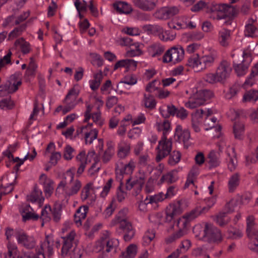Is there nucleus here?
<instances>
[{
  "label": "nucleus",
  "mask_w": 258,
  "mask_h": 258,
  "mask_svg": "<svg viewBox=\"0 0 258 258\" xmlns=\"http://www.w3.org/2000/svg\"><path fill=\"white\" fill-rule=\"evenodd\" d=\"M76 233L71 231L66 236L62 237L63 239V245L61 248V255L66 257L70 254V251L73 247V243L77 245L75 241Z\"/></svg>",
  "instance_id": "nucleus-9"
},
{
  "label": "nucleus",
  "mask_w": 258,
  "mask_h": 258,
  "mask_svg": "<svg viewBox=\"0 0 258 258\" xmlns=\"http://www.w3.org/2000/svg\"><path fill=\"white\" fill-rule=\"evenodd\" d=\"M143 102L145 107L150 110H152L156 107V101L154 96L152 95L145 94L144 95Z\"/></svg>",
  "instance_id": "nucleus-31"
},
{
  "label": "nucleus",
  "mask_w": 258,
  "mask_h": 258,
  "mask_svg": "<svg viewBox=\"0 0 258 258\" xmlns=\"http://www.w3.org/2000/svg\"><path fill=\"white\" fill-rule=\"evenodd\" d=\"M26 26L23 25H21L19 27L15 28L12 31H11L9 35V39H13L15 37L20 35L21 33L25 29Z\"/></svg>",
  "instance_id": "nucleus-54"
},
{
  "label": "nucleus",
  "mask_w": 258,
  "mask_h": 258,
  "mask_svg": "<svg viewBox=\"0 0 258 258\" xmlns=\"http://www.w3.org/2000/svg\"><path fill=\"white\" fill-rule=\"evenodd\" d=\"M231 32L227 29H223L218 34V41L220 44L223 47H227L229 45V40L230 38Z\"/></svg>",
  "instance_id": "nucleus-19"
},
{
  "label": "nucleus",
  "mask_w": 258,
  "mask_h": 258,
  "mask_svg": "<svg viewBox=\"0 0 258 258\" xmlns=\"http://www.w3.org/2000/svg\"><path fill=\"white\" fill-rule=\"evenodd\" d=\"M179 9L176 7H165L157 10L154 14L155 17L159 19L167 20L177 15Z\"/></svg>",
  "instance_id": "nucleus-10"
},
{
  "label": "nucleus",
  "mask_w": 258,
  "mask_h": 258,
  "mask_svg": "<svg viewBox=\"0 0 258 258\" xmlns=\"http://www.w3.org/2000/svg\"><path fill=\"white\" fill-rule=\"evenodd\" d=\"M190 100L185 103V106L193 109L197 108L204 104V100L201 99L196 93L194 94L193 98H190Z\"/></svg>",
  "instance_id": "nucleus-30"
},
{
  "label": "nucleus",
  "mask_w": 258,
  "mask_h": 258,
  "mask_svg": "<svg viewBox=\"0 0 258 258\" xmlns=\"http://www.w3.org/2000/svg\"><path fill=\"white\" fill-rule=\"evenodd\" d=\"M30 202H32V194L28 195L26 201L19 206V212L22 216V220L23 222L32 219V208L29 204Z\"/></svg>",
  "instance_id": "nucleus-8"
},
{
  "label": "nucleus",
  "mask_w": 258,
  "mask_h": 258,
  "mask_svg": "<svg viewBox=\"0 0 258 258\" xmlns=\"http://www.w3.org/2000/svg\"><path fill=\"white\" fill-rule=\"evenodd\" d=\"M197 93L201 99L204 100V103L206 100L214 97L213 92L210 90H200L199 91H197Z\"/></svg>",
  "instance_id": "nucleus-41"
},
{
  "label": "nucleus",
  "mask_w": 258,
  "mask_h": 258,
  "mask_svg": "<svg viewBox=\"0 0 258 258\" xmlns=\"http://www.w3.org/2000/svg\"><path fill=\"white\" fill-rule=\"evenodd\" d=\"M178 109L173 105H170L167 106V112L165 113V111L160 109V112L162 114V116L165 118H168L170 115L174 116L176 114Z\"/></svg>",
  "instance_id": "nucleus-40"
},
{
  "label": "nucleus",
  "mask_w": 258,
  "mask_h": 258,
  "mask_svg": "<svg viewBox=\"0 0 258 258\" xmlns=\"http://www.w3.org/2000/svg\"><path fill=\"white\" fill-rule=\"evenodd\" d=\"M152 56L155 57L160 55L164 51V48L159 44H154L150 46Z\"/></svg>",
  "instance_id": "nucleus-43"
},
{
  "label": "nucleus",
  "mask_w": 258,
  "mask_h": 258,
  "mask_svg": "<svg viewBox=\"0 0 258 258\" xmlns=\"http://www.w3.org/2000/svg\"><path fill=\"white\" fill-rule=\"evenodd\" d=\"M215 221L216 223L220 226H224L226 225L230 221L226 213L220 212L216 216Z\"/></svg>",
  "instance_id": "nucleus-36"
},
{
  "label": "nucleus",
  "mask_w": 258,
  "mask_h": 258,
  "mask_svg": "<svg viewBox=\"0 0 258 258\" xmlns=\"http://www.w3.org/2000/svg\"><path fill=\"white\" fill-rule=\"evenodd\" d=\"M202 236L206 240L210 243L219 244L223 240V236L220 229L211 224L206 223L202 235L196 234V236Z\"/></svg>",
  "instance_id": "nucleus-3"
},
{
  "label": "nucleus",
  "mask_w": 258,
  "mask_h": 258,
  "mask_svg": "<svg viewBox=\"0 0 258 258\" xmlns=\"http://www.w3.org/2000/svg\"><path fill=\"white\" fill-rule=\"evenodd\" d=\"M74 177V174L71 170H68L64 173L62 179L58 184L56 190L59 188H62L63 189H66V185L73 181Z\"/></svg>",
  "instance_id": "nucleus-23"
},
{
  "label": "nucleus",
  "mask_w": 258,
  "mask_h": 258,
  "mask_svg": "<svg viewBox=\"0 0 258 258\" xmlns=\"http://www.w3.org/2000/svg\"><path fill=\"white\" fill-rule=\"evenodd\" d=\"M198 210L199 209H198V207H196L194 209L192 210L189 213L184 215L182 217V219L179 218L177 219V226L180 227L179 224L180 222H182V227L185 228L187 223H189L190 221L194 220L200 215V212Z\"/></svg>",
  "instance_id": "nucleus-14"
},
{
  "label": "nucleus",
  "mask_w": 258,
  "mask_h": 258,
  "mask_svg": "<svg viewBox=\"0 0 258 258\" xmlns=\"http://www.w3.org/2000/svg\"><path fill=\"white\" fill-rule=\"evenodd\" d=\"M106 243V252H110L111 249H113L117 244V241L113 240V239H110L108 235H107V242Z\"/></svg>",
  "instance_id": "nucleus-55"
},
{
  "label": "nucleus",
  "mask_w": 258,
  "mask_h": 258,
  "mask_svg": "<svg viewBox=\"0 0 258 258\" xmlns=\"http://www.w3.org/2000/svg\"><path fill=\"white\" fill-rule=\"evenodd\" d=\"M16 234L19 243L22 244L27 249H31L32 248V241L29 238L27 234L22 230H17Z\"/></svg>",
  "instance_id": "nucleus-15"
},
{
  "label": "nucleus",
  "mask_w": 258,
  "mask_h": 258,
  "mask_svg": "<svg viewBox=\"0 0 258 258\" xmlns=\"http://www.w3.org/2000/svg\"><path fill=\"white\" fill-rule=\"evenodd\" d=\"M202 58L204 63V67L206 69L211 66L215 61V57L213 55H204L202 56Z\"/></svg>",
  "instance_id": "nucleus-56"
},
{
  "label": "nucleus",
  "mask_w": 258,
  "mask_h": 258,
  "mask_svg": "<svg viewBox=\"0 0 258 258\" xmlns=\"http://www.w3.org/2000/svg\"><path fill=\"white\" fill-rule=\"evenodd\" d=\"M117 156L120 159L125 158L130 153V145L125 142L121 141L118 145Z\"/></svg>",
  "instance_id": "nucleus-21"
},
{
  "label": "nucleus",
  "mask_w": 258,
  "mask_h": 258,
  "mask_svg": "<svg viewBox=\"0 0 258 258\" xmlns=\"http://www.w3.org/2000/svg\"><path fill=\"white\" fill-rule=\"evenodd\" d=\"M239 183V175L236 173L232 175L228 181V187L230 192H233Z\"/></svg>",
  "instance_id": "nucleus-32"
},
{
  "label": "nucleus",
  "mask_w": 258,
  "mask_h": 258,
  "mask_svg": "<svg viewBox=\"0 0 258 258\" xmlns=\"http://www.w3.org/2000/svg\"><path fill=\"white\" fill-rule=\"evenodd\" d=\"M131 180V177L126 180V189L127 190H131L135 186H137L138 188L141 189L145 183V176L144 174H142L136 180L130 183Z\"/></svg>",
  "instance_id": "nucleus-22"
},
{
  "label": "nucleus",
  "mask_w": 258,
  "mask_h": 258,
  "mask_svg": "<svg viewBox=\"0 0 258 258\" xmlns=\"http://www.w3.org/2000/svg\"><path fill=\"white\" fill-rule=\"evenodd\" d=\"M92 184L89 183L84 187L81 195V199L83 201H85L87 199L90 194V188Z\"/></svg>",
  "instance_id": "nucleus-62"
},
{
  "label": "nucleus",
  "mask_w": 258,
  "mask_h": 258,
  "mask_svg": "<svg viewBox=\"0 0 258 258\" xmlns=\"http://www.w3.org/2000/svg\"><path fill=\"white\" fill-rule=\"evenodd\" d=\"M61 157L60 152H53L50 157L49 163L53 166L57 164L58 161L60 159Z\"/></svg>",
  "instance_id": "nucleus-60"
},
{
  "label": "nucleus",
  "mask_w": 258,
  "mask_h": 258,
  "mask_svg": "<svg viewBox=\"0 0 258 258\" xmlns=\"http://www.w3.org/2000/svg\"><path fill=\"white\" fill-rule=\"evenodd\" d=\"M45 208H48L49 211L51 212L53 216V219L55 222L59 221L61 215L62 205L57 202H55L52 208L49 205H46Z\"/></svg>",
  "instance_id": "nucleus-18"
},
{
  "label": "nucleus",
  "mask_w": 258,
  "mask_h": 258,
  "mask_svg": "<svg viewBox=\"0 0 258 258\" xmlns=\"http://www.w3.org/2000/svg\"><path fill=\"white\" fill-rule=\"evenodd\" d=\"M137 254V246L134 244H131L127 248L126 252H122L119 258H133Z\"/></svg>",
  "instance_id": "nucleus-33"
},
{
  "label": "nucleus",
  "mask_w": 258,
  "mask_h": 258,
  "mask_svg": "<svg viewBox=\"0 0 258 258\" xmlns=\"http://www.w3.org/2000/svg\"><path fill=\"white\" fill-rule=\"evenodd\" d=\"M206 13H210V18L214 20L228 19L225 24L228 25L231 24L229 20L237 14V10L230 5L212 4L207 7Z\"/></svg>",
  "instance_id": "nucleus-1"
},
{
  "label": "nucleus",
  "mask_w": 258,
  "mask_h": 258,
  "mask_svg": "<svg viewBox=\"0 0 258 258\" xmlns=\"http://www.w3.org/2000/svg\"><path fill=\"white\" fill-rule=\"evenodd\" d=\"M81 186V182L79 180H76L70 189H68V187H66V189H63V190L67 196L70 197L76 194L80 189Z\"/></svg>",
  "instance_id": "nucleus-34"
},
{
  "label": "nucleus",
  "mask_w": 258,
  "mask_h": 258,
  "mask_svg": "<svg viewBox=\"0 0 258 258\" xmlns=\"http://www.w3.org/2000/svg\"><path fill=\"white\" fill-rule=\"evenodd\" d=\"M204 110L202 109L197 110L191 114V123H199L202 121Z\"/></svg>",
  "instance_id": "nucleus-45"
},
{
  "label": "nucleus",
  "mask_w": 258,
  "mask_h": 258,
  "mask_svg": "<svg viewBox=\"0 0 258 258\" xmlns=\"http://www.w3.org/2000/svg\"><path fill=\"white\" fill-rule=\"evenodd\" d=\"M247 228H246V233L247 235H248L250 233H252L254 231L257 230L254 227V218L252 216H249L247 218Z\"/></svg>",
  "instance_id": "nucleus-48"
},
{
  "label": "nucleus",
  "mask_w": 258,
  "mask_h": 258,
  "mask_svg": "<svg viewBox=\"0 0 258 258\" xmlns=\"http://www.w3.org/2000/svg\"><path fill=\"white\" fill-rule=\"evenodd\" d=\"M21 76V74L20 72H16L10 76L9 80L7 82L10 83L11 86H13V85L16 86L18 90L19 86L22 84Z\"/></svg>",
  "instance_id": "nucleus-37"
},
{
  "label": "nucleus",
  "mask_w": 258,
  "mask_h": 258,
  "mask_svg": "<svg viewBox=\"0 0 258 258\" xmlns=\"http://www.w3.org/2000/svg\"><path fill=\"white\" fill-rule=\"evenodd\" d=\"M133 3L136 7L142 10L150 11L155 8L156 1L154 0H134Z\"/></svg>",
  "instance_id": "nucleus-17"
},
{
  "label": "nucleus",
  "mask_w": 258,
  "mask_h": 258,
  "mask_svg": "<svg viewBox=\"0 0 258 258\" xmlns=\"http://www.w3.org/2000/svg\"><path fill=\"white\" fill-rule=\"evenodd\" d=\"M177 172V170H173L167 174L163 175L160 181L161 183L166 182L168 184L173 183L178 179Z\"/></svg>",
  "instance_id": "nucleus-25"
},
{
  "label": "nucleus",
  "mask_w": 258,
  "mask_h": 258,
  "mask_svg": "<svg viewBox=\"0 0 258 258\" xmlns=\"http://www.w3.org/2000/svg\"><path fill=\"white\" fill-rule=\"evenodd\" d=\"M15 103L10 98H6L0 101V108L7 109H12L14 108Z\"/></svg>",
  "instance_id": "nucleus-47"
},
{
  "label": "nucleus",
  "mask_w": 258,
  "mask_h": 258,
  "mask_svg": "<svg viewBox=\"0 0 258 258\" xmlns=\"http://www.w3.org/2000/svg\"><path fill=\"white\" fill-rule=\"evenodd\" d=\"M137 82V79L133 76V75H131L129 76H126L124 78V81H120L119 83V86H121L122 84H126L128 85H134Z\"/></svg>",
  "instance_id": "nucleus-61"
},
{
  "label": "nucleus",
  "mask_w": 258,
  "mask_h": 258,
  "mask_svg": "<svg viewBox=\"0 0 258 258\" xmlns=\"http://www.w3.org/2000/svg\"><path fill=\"white\" fill-rule=\"evenodd\" d=\"M128 213V209L127 208H123L121 210L119 211L117 215L115 217V220L113 222L115 223L116 221L119 222L122 221L124 220H127V214Z\"/></svg>",
  "instance_id": "nucleus-49"
},
{
  "label": "nucleus",
  "mask_w": 258,
  "mask_h": 258,
  "mask_svg": "<svg viewBox=\"0 0 258 258\" xmlns=\"http://www.w3.org/2000/svg\"><path fill=\"white\" fill-rule=\"evenodd\" d=\"M45 242L47 244L48 256L50 257L52 255L53 253V245L54 240L51 235H46L45 241L41 242L39 245H38L37 247H36V254L33 256V258H45L44 246L46 245Z\"/></svg>",
  "instance_id": "nucleus-6"
},
{
  "label": "nucleus",
  "mask_w": 258,
  "mask_h": 258,
  "mask_svg": "<svg viewBox=\"0 0 258 258\" xmlns=\"http://www.w3.org/2000/svg\"><path fill=\"white\" fill-rule=\"evenodd\" d=\"M202 58L204 63V67L206 69L211 66L215 61V57L213 55H204L202 56Z\"/></svg>",
  "instance_id": "nucleus-57"
},
{
  "label": "nucleus",
  "mask_w": 258,
  "mask_h": 258,
  "mask_svg": "<svg viewBox=\"0 0 258 258\" xmlns=\"http://www.w3.org/2000/svg\"><path fill=\"white\" fill-rule=\"evenodd\" d=\"M16 46H20L22 51L24 53H27L30 49V45L29 43L25 41L23 38L17 40L15 42Z\"/></svg>",
  "instance_id": "nucleus-39"
},
{
  "label": "nucleus",
  "mask_w": 258,
  "mask_h": 258,
  "mask_svg": "<svg viewBox=\"0 0 258 258\" xmlns=\"http://www.w3.org/2000/svg\"><path fill=\"white\" fill-rule=\"evenodd\" d=\"M183 228H184L182 227V225L180 227V229H179V230L177 232L173 233L172 235V236L167 240V241L168 242H172L175 239H177L181 237L182 236H183L185 233L184 230H183Z\"/></svg>",
  "instance_id": "nucleus-51"
},
{
  "label": "nucleus",
  "mask_w": 258,
  "mask_h": 258,
  "mask_svg": "<svg viewBox=\"0 0 258 258\" xmlns=\"http://www.w3.org/2000/svg\"><path fill=\"white\" fill-rule=\"evenodd\" d=\"M171 148L172 142L170 140H167L165 133H164L161 140L159 142V145L156 148L158 151L156 157V161L159 162L168 155L171 152Z\"/></svg>",
  "instance_id": "nucleus-4"
},
{
  "label": "nucleus",
  "mask_w": 258,
  "mask_h": 258,
  "mask_svg": "<svg viewBox=\"0 0 258 258\" xmlns=\"http://www.w3.org/2000/svg\"><path fill=\"white\" fill-rule=\"evenodd\" d=\"M243 59L239 64L233 63V67L238 76L244 75L251 62L252 58L251 53L248 50H244L243 53Z\"/></svg>",
  "instance_id": "nucleus-7"
},
{
  "label": "nucleus",
  "mask_w": 258,
  "mask_h": 258,
  "mask_svg": "<svg viewBox=\"0 0 258 258\" xmlns=\"http://www.w3.org/2000/svg\"><path fill=\"white\" fill-rule=\"evenodd\" d=\"M44 201V198L42 196V191L35 186L33 189V207H37L40 208L42 207Z\"/></svg>",
  "instance_id": "nucleus-20"
},
{
  "label": "nucleus",
  "mask_w": 258,
  "mask_h": 258,
  "mask_svg": "<svg viewBox=\"0 0 258 258\" xmlns=\"http://www.w3.org/2000/svg\"><path fill=\"white\" fill-rule=\"evenodd\" d=\"M256 30V28L252 24L249 23L245 26L244 35L245 36L253 37Z\"/></svg>",
  "instance_id": "nucleus-50"
},
{
  "label": "nucleus",
  "mask_w": 258,
  "mask_h": 258,
  "mask_svg": "<svg viewBox=\"0 0 258 258\" xmlns=\"http://www.w3.org/2000/svg\"><path fill=\"white\" fill-rule=\"evenodd\" d=\"M233 132L236 139L241 140L244 132V125L241 122H235L233 126Z\"/></svg>",
  "instance_id": "nucleus-28"
},
{
  "label": "nucleus",
  "mask_w": 258,
  "mask_h": 258,
  "mask_svg": "<svg viewBox=\"0 0 258 258\" xmlns=\"http://www.w3.org/2000/svg\"><path fill=\"white\" fill-rule=\"evenodd\" d=\"M175 137L177 138V141L179 142H182L185 148H187L189 146V140L190 138V134L188 130H182L180 125H177L175 132Z\"/></svg>",
  "instance_id": "nucleus-12"
},
{
  "label": "nucleus",
  "mask_w": 258,
  "mask_h": 258,
  "mask_svg": "<svg viewBox=\"0 0 258 258\" xmlns=\"http://www.w3.org/2000/svg\"><path fill=\"white\" fill-rule=\"evenodd\" d=\"M94 80L92 81L90 84V88L93 91L97 90L101 83V82L103 79L102 73L100 71L99 73H97L94 75Z\"/></svg>",
  "instance_id": "nucleus-38"
},
{
  "label": "nucleus",
  "mask_w": 258,
  "mask_h": 258,
  "mask_svg": "<svg viewBox=\"0 0 258 258\" xmlns=\"http://www.w3.org/2000/svg\"><path fill=\"white\" fill-rule=\"evenodd\" d=\"M208 6H207L205 2L203 1H200L194 6H193L191 8L190 10L192 12H199L204 8L206 7L207 8Z\"/></svg>",
  "instance_id": "nucleus-64"
},
{
  "label": "nucleus",
  "mask_w": 258,
  "mask_h": 258,
  "mask_svg": "<svg viewBox=\"0 0 258 258\" xmlns=\"http://www.w3.org/2000/svg\"><path fill=\"white\" fill-rule=\"evenodd\" d=\"M231 71L229 62L223 60L217 68L216 73L207 74L204 77V80L212 84L218 82L223 83L229 77Z\"/></svg>",
  "instance_id": "nucleus-2"
},
{
  "label": "nucleus",
  "mask_w": 258,
  "mask_h": 258,
  "mask_svg": "<svg viewBox=\"0 0 258 258\" xmlns=\"http://www.w3.org/2000/svg\"><path fill=\"white\" fill-rule=\"evenodd\" d=\"M12 52L9 50L8 53L3 57L0 58V72L2 68H4L7 64H12L11 56Z\"/></svg>",
  "instance_id": "nucleus-44"
},
{
  "label": "nucleus",
  "mask_w": 258,
  "mask_h": 258,
  "mask_svg": "<svg viewBox=\"0 0 258 258\" xmlns=\"http://www.w3.org/2000/svg\"><path fill=\"white\" fill-rule=\"evenodd\" d=\"M166 217L165 222L166 223H170L177 216H178L182 213V209L180 207V204H169L166 209Z\"/></svg>",
  "instance_id": "nucleus-11"
},
{
  "label": "nucleus",
  "mask_w": 258,
  "mask_h": 258,
  "mask_svg": "<svg viewBox=\"0 0 258 258\" xmlns=\"http://www.w3.org/2000/svg\"><path fill=\"white\" fill-rule=\"evenodd\" d=\"M120 224L119 228L122 229L124 232L133 229L132 224L127 220L117 222Z\"/></svg>",
  "instance_id": "nucleus-63"
},
{
  "label": "nucleus",
  "mask_w": 258,
  "mask_h": 258,
  "mask_svg": "<svg viewBox=\"0 0 258 258\" xmlns=\"http://www.w3.org/2000/svg\"><path fill=\"white\" fill-rule=\"evenodd\" d=\"M113 7L119 13L129 14L133 11L131 6L125 2L116 3L113 4Z\"/></svg>",
  "instance_id": "nucleus-24"
},
{
  "label": "nucleus",
  "mask_w": 258,
  "mask_h": 258,
  "mask_svg": "<svg viewBox=\"0 0 258 258\" xmlns=\"http://www.w3.org/2000/svg\"><path fill=\"white\" fill-rule=\"evenodd\" d=\"M184 51L182 47H173L168 50L163 57L164 62H172L176 63L180 62L184 57Z\"/></svg>",
  "instance_id": "nucleus-5"
},
{
  "label": "nucleus",
  "mask_w": 258,
  "mask_h": 258,
  "mask_svg": "<svg viewBox=\"0 0 258 258\" xmlns=\"http://www.w3.org/2000/svg\"><path fill=\"white\" fill-rule=\"evenodd\" d=\"M53 181L51 179H49L48 180V182L46 183V184H44V191L47 198L50 197L53 192Z\"/></svg>",
  "instance_id": "nucleus-46"
},
{
  "label": "nucleus",
  "mask_w": 258,
  "mask_h": 258,
  "mask_svg": "<svg viewBox=\"0 0 258 258\" xmlns=\"http://www.w3.org/2000/svg\"><path fill=\"white\" fill-rule=\"evenodd\" d=\"M203 59L200 57L198 54H195L190 56L187 60L186 65L194 70L196 72H200L205 69Z\"/></svg>",
  "instance_id": "nucleus-13"
},
{
  "label": "nucleus",
  "mask_w": 258,
  "mask_h": 258,
  "mask_svg": "<svg viewBox=\"0 0 258 258\" xmlns=\"http://www.w3.org/2000/svg\"><path fill=\"white\" fill-rule=\"evenodd\" d=\"M208 163L210 168L216 167L219 165V154L214 151H211L208 155Z\"/></svg>",
  "instance_id": "nucleus-27"
},
{
  "label": "nucleus",
  "mask_w": 258,
  "mask_h": 258,
  "mask_svg": "<svg viewBox=\"0 0 258 258\" xmlns=\"http://www.w3.org/2000/svg\"><path fill=\"white\" fill-rule=\"evenodd\" d=\"M105 241L107 242V235H104L96 243L97 247H99L98 249L99 251L101 250L103 251L106 249V242H105Z\"/></svg>",
  "instance_id": "nucleus-58"
},
{
  "label": "nucleus",
  "mask_w": 258,
  "mask_h": 258,
  "mask_svg": "<svg viewBox=\"0 0 258 258\" xmlns=\"http://www.w3.org/2000/svg\"><path fill=\"white\" fill-rule=\"evenodd\" d=\"M135 168V164L134 162L132 160H131L128 164H126L124 166L123 169L120 170V174L122 175L123 174L125 173L126 171L129 173H132Z\"/></svg>",
  "instance_id": "nucleus-52"
},
{
  "label": "nucleus",
  "mask_w": 258,
  "mask_h": 258,
  "mask_svg": "<svg viewBox=\"0 0 258 258\" xmlns=\"http://www.w3.org/2000/svg\"><path fill=\"white\" fill-rule=\"evenodd\" d=\"M10 83L6 82L5 84L0 85V97H4L9 94L13 93L17 90L16 86H11Z\"/></svg>",
  "instance_id": "nucleus-29"
},
{
  "label": "nucleus",
  "mask_w": 258,
  "mask_h": 258,
  "mask_svg": "<svg viewBox=\"0 0 258 258\" xmlns=\"http://www.w3.org/2000/svg\"><path fill=\"white\" fill-rule=\"evenodd\" d=\"M181 158V154L179 151H174L169 156L168 163L174 165L178 163Z\"/></svg>",
  "instance_id": "nucleus-42"
},
{
  "label": "nucleus",
  "mask_w": 258,
  "mask_h": 258,
  "mask_svg": "<svg viewBox=\"0 0 258 258\" xmlns=\"http://www.w3.org/2000/svg\"><path fill=\"white\" fill-rule=\"evenodd\" d=\"M258 75V62L256 63L254 66L252 68L251 73L248 80H246L245 84H247L252 86L253 84L252 82H250V80L254 78L255 76Z\"/></svg>",
  "instance_id": "nucleus-59"
},
{
  "label": "nucleus",
  "mask_w": 258,
  "mask_h": 258,
  "mask_svg": "<svg viewBox=\"0 0 258 258\" xmlns=\"http://www.w3.org/2000/svg\"><path fill=\"white\" fill-rule=\"evenodd\" d=\"M258 100V90H250L247 91L243 95V102H255Z\"/></svg>",
  "instance_id": "nucleus-35"
},
{
  "label": "nucleus",
  "mask_w": 258,
  "mask_h": 258,
  "mask_svg": "<svg viewBox=\"0 0 258 258\" xmlns=\"http://www.w3.org/2000/svg\"><path fill=\"white\" fill-rule=\"evenodd\" d=\"M251 242L248 243V248L252 251L258 253V230L247 235Z\"/></svg>",
  "instance_id": "nucleus-26"
},
{
  "label": "nucleus",
  "mask_w": 258,
  "mask_h": 258,
  "mask_svg": "<svg viewBox=\"0 0 258 258\" xmlns=\"http://www.w3.org/2000/svg\"><path fill=\"white\" fill-rule=\"evenodd\" d=\"M79 91L77 90L74 87L72 88L66 95L63 101V103L69 106L73 105L74 108L78 104V101H77L76 99L79 95Z\"/></svg>",
  "instance_id": "nucleus-16"
},
{
  "label": "nucleus",
  "mask_w": 258,
  "mask_h": 258,
  "mask_svg": "<svg viewBox=\"0 0 258 258\" xmlns=\"http://www.w3.org/2000/svg\"><path fill=\"white\" fill-rule=\"evenodd\" d=\"M197 175V173L194 170H191L188 173L187 180L185 183L184 188L188 187L190 184H194V180Z\"/></svg>",
  "instance_id": "nucleus-53"
}]
</instances>
